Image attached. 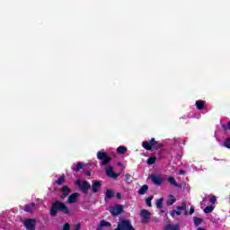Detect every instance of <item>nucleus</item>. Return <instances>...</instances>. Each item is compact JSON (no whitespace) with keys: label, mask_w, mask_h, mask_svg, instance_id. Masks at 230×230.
Here are the masks:
<instances>
[{"label":"nucleus","mask_w":230,"mask_h":230,"mask_svg":"<svg viewBox=\"0 0 230 230\" xmlns=\"http://www.w3.org/2000/svg\"><path fill=\"white\" fill-rule=\"evenodd\" d=\"M97 159H99V161H102L101 163V166H105V165L109 164V163H111V161H112V158L111 156H109V155H107V153H105L103 151H99L97 153Z\"/></svg>","instance_id":"7ed1b4c3"},{"label":"nucleus","mask_w":230,"mask_h":230,"mask_svg":"<svg viewBox=\"0 0 230 230\" xmlns=\"http://www.w3.org/2000/svg\"><path fill=\"white\" fill-rule=\"evenodd\" d=\"M82 180L78 179L76 181H75V186H78L79 188L82 187Z\"/></svg>","instance_id":"473e14b6"},{"label":"nucleus","mask_w":230,"mask_h":230,"mask_svg":"<svg viewBox=\"0 0 230 230\" xmlns=\"http://www.w3.org/2000/svg\"><path fill=\"white\" fill-rule=\"evenodd\" d=\"M222 128H223V130H227L228 127H227V125L223 124L222 125Z\"/></svg>","instance_id":"4c0bfd02"},{"label":"nucleus","mask_w":230,"mask_h":230,"mask_svg":"<svg viewBox=\"0 0 230 230\" xmlns=\"http://www.w3.org/2000/svg\"><path fill=\"white\" fill-rule=\"evenodd\" d=\"M151 181L155 184V186H161V184L164 182L163 177L155 174L151 175Z\"/></svg>","instance_id":"6e6552de"},{"label":"nucleus","mask_w":230,"mask_h":230,"mask_svg":"<svg viewBox=\"0 0 230 230\" xmlns=\"http://www.w3.org/2000/svg\"><path fill=\"white\" fill-rule=\"evenodd\" d=\"M88 175H91V172H88Z\"/></svg>","instance_id":"37998d69"},{"label":"nucleus","mask_w":230,"mask_h":230,"mask_svg":"<svg viewBox=\"0 0 230 230\" xmlns=\"http://www.w3.org/2000/svg\"><path fill=\"white\" fill-rule=\"evenodd\" d=\"M176 209H178V210H175V214H176L178 217H181V215H182V212H181V211H186V203H182L181 206L176 207Z\"/></svg>","instance_id":"ddd939ff"},{"label":"nucleus","mask_w":230,"mask_h":230,"mask_svg":"<svg viewBox=\"0 0 230 230\" xmlns=\"http://www.w3.org/2000/svg\"><path fill=\"white\" fill-rule=\"evenodd\" d=\"M183 215H184L185 217L188 216V210L185 209Z\"/></svg>","instance_id":"ea45409f"},{"label":"nucleus","mask_w":230,"mask_h":230,"mask_svg":"<svg viewBox=\"0 0 230 230\" xmlns=\"http://www.w3.org/2000/svg\"><path fill=\"white\" fill-rule=\"evenodd\" d=\"M91 188V184L87 181H83L81 187L79 190L84 193V195H89V190Z\"/></svg>","instance_id":"423d86ee"},{"label":"nucleus","mask_w":230,"mask_h":230,"mask_svg":"<svg viewBox=\"0 0 230 230\" xmlns=\"http://www.w3.org/2000/svg\"><path fill=\"white\" fill-rule=\"evenodd\" d=\"M71 229V226L69 225V223H66L63 226V230H70Z\"/></svg>","instance_id":"2f4dec72"},{"label":"nucleus","mask_w":230,"mask_h":230,"mask_svg":"<svg viewBox=\"0 0 230 230\" xmlns=\"http://www.w3.org/2000/svg\"><path fill=\"white\" fill-rule=\"evenodd\" d=\"M148 191V185L145 184L138 190V195H145Z\"/></svg>","instance_id":"4be33fe9"},{"label":"nucleus","mask_w":230,"mask_h":230,"mask_svg":"<svg viewBox=\"0 0 230 230\" xmlns=\"http://www.w3.org/2000/svg\"><path fill=\"white\" fill-rule=\"evenodd\" d=\"M205 105H206V102L202 100H199L196 102V109H198V111H202Z\"/></svg>","instance_id":"aec40b11"},{"label":"nucleus","mask_w":230,"mask_h":230,"mask_svg":"<svg viewBox=\"0 0 230 230\" xmlns=\"http://www.w3.org/2000/svg\"><path fill=\"white\" fill-rule=\"evenodd\" d=\"M213 209H215V207L213 206H207L205 208H204V213H213Z\"/></svg>","instance_id":"c85d7f7f"},{"label":"nucleus","mask_w":230,"mask_h":230,"mask_svg":"<svg viewBox=\"0 0 230 230\" xmlns=\"http://www.w3.org/2000/svg\"><path fill=\"white\" fill-rule=\"evenodd\" d=\"M36 224L37 220L31 218H27L23 222L24 227H26L27 230H35Z\"/></svg>","instance_id":"20e7f679"},{"label":"nucleus","mask_w":230,"mask_h":230,"mask_svg":"<svg viewBox=\"0 0 230 230\" xmlns=\"http://www.w3.org/2000/svg\"><path fill=\"white\" fill-rule=\"evenodd\" d=\"M225 146H226V148H230V137L226 139V141H225Z\"/></svg>","instance_id":"7c9ffc66"},{"label":"nucleus","mask_w":230,"mask_h":230,"mask_svg":"<svg viewBox=\"0 0 230 230\" xmlns=\"http://www.w3.org/2000/svg\"><path fill=\"white\" fill-rule=\"evenodd\" d=\"M152 200H154V196H149L146 199V204L148 208H152Z\"/></svg>","instance_id":"bb28decb"},{"label":"nucleus","mask_w":230,"mask_h":230,"mask_svg":"<svg viewBox=\"0 0 230 230\" xmlns=\"http://www.w3.org/2000/svg\"><path fill=\"white\" fill-rule=\"evenodd\" d=\"M58 211L64 213V215H69V208H67L66 203L56 200L52 203V206L50 208V217H57V213H58Z\"/></svg>","instance_id":"f257e3e1"},{"label":"nucleus","mask_w":230,"mask_h":230,"mask_svg":"<svg viewBox=\"0 0 230 230\" xmlns=\"http://www.w3.org/2000/svg\"><path fill=\"white\" fill-rule=\"evenodd\" d=\"M92 190V192L98 193L100 191V188H102V182L98 181H93L92 183V187H90Z\"/></svg>","instance_id":"9d476101"},{"label":"nucleus","mask_w":230,"mask_h":230,"mask_svg":"<svg viewBox=\"0 0 230 230\" xmlns=\"http://www.w3.org/2000/svg\"><path fill=\"white\" fill-rule=\"evenodd\" d=\"M167 181L172 186H174L175 188H181V185L177 183V181H175L174 177H169Z\"/></svg>","instance_id":"2eb2a0df"},{"label":"nucleus","mask_w":230,"mask_h":230,"mask_svg":"<svg viewBox=\"0 0 230 230\" xmlns=\"http://www.w3.org/2000/svg\"><path fill=\"white\" fill-rule=\"evenodd\" d=\"M180 229L181 227L179 226V224H176L174 226L168 224L164 226V230H180Z\"/></svg>","instance_id":"6ab92c4d"},{"label":"nucleus","mask_w":230,"mask_h":230,"mask_svg":"<svg viewBox=\"0 0 230 230\" xmlns=\"http://www.w3.org/2000/svg\"><path fill=\"white\" fill-rule=\"evenodd\" d=\"M84 169V164L82 162H78L76 164H74L72 167L73 172H80V170Z\"/></svg>","instance_id":"dca6fc26"},{"label":"nucleus","mask_w":230,"mask_h":230,"mask_svg":"<svg viewBox=\"0 0 230 230\" xmlns=\"http://www.w3.org/2000/svg\"><path fill=\"white\" fill-rule=\"evenodd\" d=\"M142 146L145 150H161L164 146V145L157 140L155 137L151 138L148 141L142 142Z\"/></svg>","instance_id":"f03ea898"},{"label":"nucleus","mask_w":230,"mask_h":230,"mask_svg":"<svg viewBox=\"0 0 230 230\" xmlns=\"http://www.w3.org/2000/svg\"><path fill=\"white\" fill-rule=\"evenodd\" d=\"M170 215H171V217H172V218H175V209H173V210H172L171 212H170Z\"/></svg>","instance_id":"c9c22d12"},{"label":"nucleus","mask_w":230,"mask_h":230,"mask_svg":"<svg viewBox=\"0 0 230 230\" xmlns=\"http://www.w3.org/2000/svg\"><path fill=\"white\" fill-rule=\"evenodd\" d=\"M180 173H181L182 175H184V174L186 173V172L183 171V170H181V171H180Z\"/></svg>","instance_id":"58836bf2"},{"label":"nucleus","mask_w":230,"mask_h":230,"mask_svg":"<svg viewBox=\"0 0 230 230\" xmlns=\"http://www.w3.org/2000/svg\"><path fill=\"white\" fill-rule=\"evenodd\" d=\"M155 161H157V156H151L147 159V164H155Z\"/></svg>","instance_id":"a878e982"},{"label":"nucleus","mask_w":230,"mask_h":230,"mask_svg":"<svg viewBox=\"0 0 230 230\" xmlns=\"http://www.w3.org/2000/svg\"><path fill=\"white\" fill-rule=\"evenodd\" d=\"M106 175L107 177H110V179H118L119 174L114 172V168L112 166H108L106 168Z\"/></svg>","instance_id":"0eeeda50"},{"label":"nucleus","mask_w":230,"mask_h":230,"mask_svg":"<svg viewBox=\"0 0 230 230\" xmlns=\"http://www.w3.org/2000/svg\"><path fill=\"white\" fill-rule=\"evenodd\" d=\"M116 197L119 200H121V193L117 192Z\"/></svg>","instance_id":"e433bc0d"},{"label":"nucleus","mask_w":230,"mask_h":230,"mask_svg":"<svg viewBox=\"0 0 230 230\" xmlns=\"http://www.w3.org/2000/svg\"><path fill=\"white\" fill-rule=\"evenodd\" d=\"M197 230H206V229H204L202 227H199Z\"/></svg>","instance_id":"a19ab883"},{"label":"nucleus","mask_w":230,"mask_h":230,"mask_svg":"<svg viewBox=\"0 0 230 230\" xmlns=\"http://www.w3.org/2000/svg\"><path fill=\"white\" fill-rule=\"evenodd\" d=\"M127 150L128 149L126 146H120L117 148V154H120V155H123V154H126Z\"/></svg>","instance_id":"393cba45"},{"label":"nucleus","mask_w":230,"mask_h":230,"mask_svg":"<svg viewBox=\"0 0 230 230\" xmlns=\"http://www.w3.org/2000/svg\"><path fill=\"white\" fill-rule=\"evenodd\" d=\"M209 202H210L211 204H217V197L212 196V197L209 199Z\"/></svg>","instance_id":"c756f323"},{"label":"nucleus","mask_w":230,"mask_h":230,"mask_svg":"<svg viewBox=\"0 0 230 230\" xmlns=\"http://www.w3.org/2000/svg\"><path fill=\"white\" fill-rule=\"evenodd\" d=\"M177 199H175V197L173 195H169V199L166 201L167 206H173Z\"/></svg>","instance_id":"412c9836"},{"label":"nucleus","mask_w":230,"mask_h":230,"mask_svg":"<svg viewBox=\"0 0 230 230\" xmlns=\"http://www.w3.org/2000/svg\"><path fill=\"white\" fill-rule=\"evenodd\" d=\"M228 130H230V121L228 122Z\"/></svg>","instance_id":"79ce46f5"},{"label":"nucleus","mask_w":230,"mask_h":230,"mask_svg":"<svg viewBox=\"0 0 230 230\" xmlns=\"http://www.w3.org/2000/svg\"><path fill=\"white\" fill-rule=\"evenodd\" d=\"M193 220H194V224L196 226H200V224H202V222H204V220L202 218L197 217H194Z\"/></svg>","instance_id":"cd10ccee"},{"label":"nucleus","mask_w":230,"mask_h":230,"mask_svg":"<svg viewBox=\"0 0 230 230\" xmlns=\"http://www.w3.org/2000/svg\"><path fill=\"white\" fill-rule=\"evenodd\" d=\"M110 213H111L113 217H118V215H121V213H123V206L117 205L110 208Z\"/></svg>","instance_id":"39448f33"},{"label":"nucleus","mask_w":230,"mask_h":230,"mask_svg":"<svg viewBox=\"0 0 230 230\" xmlns=\"http://www.w3.org/2000/svg\"><path fill=\"white\" fill-rule=\"evenodd\" d=\"M155 205L158 209H163V206H164V199H163V198L156 199Z\"/></svg>","instance_id":"5701e85b"},{"label":"nucleus","mask_w":230,"mask_h":230,"mask_svg":"<svg viewBox=\"0 0 230 230\" xmlns=\"http://www.w3.org/2000/svg\"><path fill=\"white\" fill-rule=\"evenodd\" d=\"M140 217L143 218V222L146 223L148 222V220H150V217H152V214L146 209H142L140 211Z\"/></svg>","instance_id":"1a4fd4ad"},{"label":"nucleus","mask_w":230,"mask_h":230,"mask_svg":"<svg viewBox=\"0 0 230 230\" xmlns=\"http://www.w3.org/2000/svg\"><path fill=\"white\" fill-rule=\"evenodd\" d=\"M195 213V208L191 207L189 211V215H193Z\"/></svg>","instance_id":"f704fd0d"},{"label":"nucleus","mask_w":230,"mask_h":230,"mask_svg":"<svg viewBox=\"0 0 230 230\" xmlns=\"http://www.w3.org/2000/svg\"><path fill=\"white\" fill-rule=\"evenodd\" d=\"M65 181H66V174H62V175L59 176V178L56 181V184H58V186H60L61 184H64Z\"/></svg>","instance_id":"b1692460"},{"label":"nucleus","mask_w":230,"mask_h":230,"mask_svg":"<svg viewBox=\"0 0 230 230\" xmlns=\"http://www.w3.org/2000/svg\"><path fill=\"white\" fill-rule=\"evenodd\" d=\"M33 209H35V203H31L24 207V211L26 213H32Z\"/></svg>","instance_id":"f3484780"},{"label":"nucleus","mask_w":230,"mask_h":230,"mask_svg":"<svg viewBox=\"0 0 230 230\" xmlns=\"http://www.w3.org/2000/svg\"><path fill=\"white\" fill-rule=\"evenodd\" d=\"M82 229V223H78L77 225H75V230H80Z\"/></svg>","instance_id":"72a5a7b5"},{"label":"nucleus","mask_w":230,"mask_h":230,"mask_svg":"<svg viewBox=\"0 0 230 230\" xmlns=\"http://www.w3.org/2000/svg\"><path fill=\"white\" fill-rule=\"evenodd\" d=\"M62 194H61V199H66V197H68L69 193H71V189L67 187V185L63 186L62 188Z\"/></svg>","instance_id":"f8f14e48"},{"label":"nucleus","mask_w":230,"mask_h":230,"mask_svg":"<svg viewBox=\"0 0 230 230\" xmlns=\"http://www.w3.org/2000/svg\"><path fill=\"white\" fill-rule=\"evenodd\" d=\"M111 222L102 220L100 225L97 226V230H103V227H111Z\"/></svg>","instance_id":"4468645a"},{"label":"nucleus","mask_w":230,"mask_h":230,"mask_svg":"<svg viewBox=\"0 0 230 230\" xmlns=\"http://www.w3.org/2000/svg\"><path fill=\"white\" fill-rule=\"evenodd\" d=\"M78 197H80V194L78 192L72 193L67 199L68 204H75L76 200H78Z\"/></svg>","instance_id":"9b49d317"},{"label":"nucleus","mask_w":230,"mask_h":230,"mask_svg":"<svg viewBox=\"0 0 230 230\" xmlns=\"http://www.w3.org/2000/svg\"><path fill=\"white\" fill-rule=\"evenodd\" d=\"M114 197V190L108 189L105 194V200H111Z\"/></svg>","instance_id":"a211bd4d"}]
</instances>
